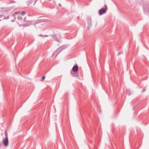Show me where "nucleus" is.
Here are the masks:
<instances>
[{
  "label": "nucleus",
  "instance_id": "nucleus-1",
  "mask_svg": "<svg viewBox=\"0 0 149 149\" xmlns=\"http://www.w3.org/2000/svg\"><path fill=\"white\" fill-rule=\"evenodd\" d=\"M104 8H102L99 10V14L100 15H102L106 13L107 9V7L106 5H104Z\"/></svg>",
  "mask_w": 149,
  "mask_h": 149
},
{
  "label": "nucleus",
  "instance_id": "nucleus-2",
  "mask_svg": "<svg viewBox=\"0 0 149 149\" xmlns=\"http://www.w3.org/2000/svg\"><path fill=\"white\" fill-rule=\"evenodd\" d=\"M5 135L6 136V138L5 139L3 140V143L5 147H7L8 145V137L7 134L6 132L5 133Z\"/></svg>",
  "mask_w": 149,
  "mask_h": 149
},
{
  "label": "nucleus",
  "instance_id": "nucleus-3",
  "mask_svg": "<svg viewBox=\"0 0 149 149\" xmlns=\"http://www.w3.org/2000/svg\"><path fill=\"white\" fill-rule=\"evenodd\" d=\"M78 68L77 65V64L75 65L73 67L72 70V71L76 72L78 71Z\"/></svg>",
  "mask_w": 149,
  "mask_h": 149
},
{
  "label": "nucleus",
  "instance_id": "nucleus-4",
  "mask_svg": "<svg viewBox=\"0 0 149 149\" xmlns=\"http://www.w3.org/2000/svg\"><path fill=\"white\" fill-rule=\"evenodd\" d=\"M53 36L56 38V40L58 42H60V37L59 36L56 35L54 36Z\"/></svg>",
  "mask_w": 149,
  "mask_h": 149
},
{
  "label": "nucleus",
  "instance_id": "nucleus-5",
  "mask_svg": "<svg viewBox=\"0 0 149 149\" xmlns=\"http://www.w3.org/2000/svg\"><path fill=\"white\" fill-rule=\"evenodd\" d=\"M64 48V46H62L59 47L58 48L56 52H59L61 51L62 50H63Z\"/></svg>",
  "mask_w": 149,
  "mask_h": 149
},
{
  "label": "nucleus",
  "instance_id": "nucleus-6",
  "mask_svg": "<svg viewBox=\"0 0 149 149\" xmlns=\"http://www.w3.org/2000/svg\"><path fill=\"white\" fill-rule=\"evenodd\" d=\"M64 48V46H62L59 47L58 48L56 52H59L61 51L62 50H63Z\"/></svg>",
  "mask_w": 149,
  "mask_h": 149
},
{
  "label": "nucleus",
  "instance_id": "nucleus-7",
  "mask_svg": "<svg viewBox=\"0 0 149 149\" xmlns=\"http://www.w3.org/2000/svg\"><path fill=\"white\" fill-rule=\"evenodd\" d=\"M64 48V46H62L59 47L58 48L56 52H59L61 51L62 50H63Z\"/></svg>",
  "mask_w": 149,
  "mask_h": 149
},
{
  "label": "nucleus",
  "instance_id": "nucleus-8",
  "mask_svg": "<svg viewBox=\"0 0 149 149\" xmlns=\"http://www.w3.org/2000/svg\"><path fill=\"white\" fill-rule=\"evenodd\" d=\"M126 93L128 95H130V92L129 91H128V90L127 91H126Z\"/></svg>",
  "mask_w": 149,
  "mask_h": 149
},
{
  "label": "nucleus",
  "instance_id": "nucleus-9",
  "mask_svg": "<svg viewBox=\"0 0 149 149\" xmlns=\"http://www.w3.org/2000/svg\"><path fill=\"white\" fill-rule=\"evenodd\" d=\"M26 13V12L25 11H23L22 13H21V15H24Z\"/></svg>",
  "mask_w": 149,
  "mask_h": 149
},
{
  "label": "nucleus",
  "instance_id": "nucleus-10",
  "mask_svg": "<svg viewBox=\"0 0 149 149\" xmlns=\"http://www.w3.org/2000/svg\"><path fill=\"white\" fill-rule=\"evenodd\" d=\"M45 76H43L42 78V80H43L44 79H45Z\"/></svg>",
  "mask_w": 149,
  "mask_h": 149
},
{
  "label": "nucleus",
  "instance_id": "nucleus-11",
  "mask_svg": "<svg viewBox=\"0 0 149 149\" xmlns=\"http://www.w3.org/2000/svg\"><path fill=\"white\" fill-rule=\"evenodd\" d=\"M18 19H22V18L21 17H18Z\"/></svg>",
  "mask_w": 149,
  "mask_h": 149
},
{
  "label": "nucleus",
  "instance_id": "nucleus-12",
  "mask_svg": "<svg viewBox=\"0 0 149 149\" xmlns=\"http://www.w3.org/2000/svg\"><path fill=\"white\" fill-rule=\"evenodd\" d=\"M146 90V89H143V90L142 91V92H144Z\"/></svg>",
  "mask_w": 149,
  "mask_h": 149
},
{
  "label": "nucleus",
  "instance_id": "nucleus-13",
  "mask_svg": "<svg viewBox=\"0 0 149 149\" xmlns=\"http://www.w3.org/2000/svg\"><path fill=\"white\" fill-rule=\"evenodd\" d=\"M17 13H17V12H15V13H14V14L16 15Z\"/></svg>",
  "mask_w": 149,
  "mask_h": 149
},
{
  "label": "nucleus",
  "instance_id": "nucleus-14",
  "mask_svg": "<svg viewBox=\"0 0 149 149\" xmlns=\"http://www.w3.org/2000/svg\"><path fill=\"white\" fill-rule=\"evenodd\" d=\"M2 17V15H0V18Z\"/></svg>",
  "mask_w": 149,
  "mask_h": 149
},
{
  "label": "nucleus",
  "instance_id": "nucleus-15",
  "mask_svg": "<svg viewBox=\"0 0 149 149\" xmlns=\"http://www.w3.org/2000/svg\"><path fill=\"white\" fill-rule=\"evenodd\" d=\"M45 37H47V36L45 35Z\"/></svg>",
  "mask_w": 149,
  "mask_h": 149
},
{
  "label": "nucleus",
  "instance_id": "nucleus-16",
  "mask_svg": "<svg viewBox=\"0 0 149 149\" xmlns=\"http://www.w3.org/2000/svg\"><path fill=\"white\" fill-rule=\"evenodd\" d=\"M39 36H42V35H40Z\"/></svg>",
  "mask_w": 149,
  "mask_h": 149
},
{
  "label": "nucleus",
  "instance_id": "nucleus-17",
  "mask_svg": "<svg viewBox=\"0 0 149 149\" xmlns=\"http://www.w3.org/2000/svg\"><path fill=\"white\" fill-rule=\"evenodd\" d=\"M54 53H53V54L52 55H53V56H54Z\"/></svg>",
  "mask_w": 149,
  "mask_h": 149
},
{
  "label": "nucleus",
  "instance_id": "nucleus-18",
  "mask_svg": "<svg viewBox=\"0 0 149 149\" xmlns=\"http://www.w3.org/2000/svg\"><path fill=\"white\" fill-rule=\"evenodd\" d=\"M1 21V19H0V21Z\"/></svg>",
  "mask_w": 149,
  "mask_h": 149
}]
</instances>
